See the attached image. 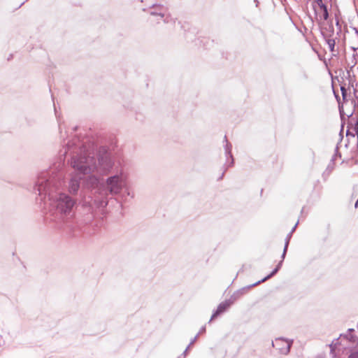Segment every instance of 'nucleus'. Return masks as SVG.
Here are the masks:
<instances>
[{"label": "nucleus", "mask_w": 358, "mask_h": 358, "mask_svg": "<svg viewBox=\"0 0 358 358\" xmlns=\"http://www.w3.org/2000/svg\"><path fill=\"white\" fill-rule=\"evenodd\" d=\"M322 14L320 15V19L327 20L329 17V13L326 6H322L320 8Z\"/></svg>", "instance_id": "12"}, {"label": "nucleus", "mask_w": 358, "mask_h": 358, "mask_svg": "<svg viewBox=\"0 0 358 358\" xmlns=\"http://www.w3.org/2000/svg\"><path fill=\"white\" fill-rule=\"evenodd\" d=\"M190 346H191V345H189L187 347V348H186L185 350H187V351H188V350H189V348H190Z\"/></svg>", "instance_id": "27"}, {"label": "nucleus", "mask_w": 358, "mask_h": 358, "mask_svg": "<svg viewBox=\"0 0 358 358\" xmlns=\"http://www.w3.org/2000/svg\"><path fill=\"white\" fill-rule=\"evenodd\" d=\"M353 331V329H349L348 334L341 336V343H343V345H348L347 348H352L358 345V338L352 334Z\"/></svg>", "instance_id": "6"}, {"label": "nucleus", "mask_w": 358, "mask_h": 358, "mask_svg": "<svg viewBox=\"0 0 358 358\" xmlns=\"http://www.w3.org/2000/svg\"><path fill=\"white\" fill-rule=\"evenodd\" d=\"M199 337V334H196L190 341L189 343V345H192L197 340Z\"/></svg>", "instance_id": "17"}, {"label": "nucleus", "mask_w": 358, "mask_h": 358, "mask_svg": "<svg viewBox=\"0 0 358 358\" xmlns=\"http://www.w3.org/2000/svg\"><path fill=\"white\" fill-rule=\"evenodd\" d=\"M333 350H334V348H333L332 345H331V352H333Z\"/></svg>", "instance_id": "28"}, {"label": "nucleus", "mask_w": 358, "mask_h": 358, "mask_svg": "<svg viewBox=\"0 0 358 358\" xmlns=\"http://www.w3.org/2000/svg\"><path fill=\"white\" fill-rule=\"evenodd\" d=\"M292 232H289L286 238H285V247H284V249H283V252L282 254V259H285V255H286V253H287V248H288V245H289V241H290V238L292 237Z\"/></svg>", "instance_id": "11"}, {"label": "nucleus", "mask_w": 358, "mask_h": 358, "mask_svg": "<svg viewBox=\"0 0 358 358\" xmlns=\"http://www.w3.org/2000/svg\"><path fill=\"white\" fill-rule=\"evenodd\" d=\"M206 331V327H201V329H200V331H199V333L197 334H203Z\"/></svg>", "instance_id": "20"}, {"label": "nucleus", "mask_w": 358, "mask_h": 358, "mask_svg": "<svg viewBox=\"0 0 358 358\" xmlns=\"http://www.w3.org/2000/svg\"><path fill=\"white\" fill-rule=\"evenodd\" d=\"M339 112H340V115H341V118L343 117L345 113H344V111H343V106H339ZM352 112L350 113H347L345 114V115L348 117H351L352 115Z\"/></svg>", "instance_id": "14"}, {"label": "nucleus", "mask_w": 358, "mask_h": 358, "mask_svg": "<svg viewBox=\"0 0 358 358\" xmlns=\"http://www.w3.org/2000/svg\"><path fill=\"white\" fill-rule=\"evenodd\" d=\"M64 178L62 169L43 171L38 175L35 187L52 220L59 224L67 222L74 216L76 203V200L59 191Z\"/></svg>", "instance_id": "2"}, {"label": "nucleus", "mask_w": 358, "mask_h": 358, "mask_svg": "<svg viewBox=\"0 0 358 358\" xmlns=\"http://www.w3.org/2000/svg\"><path fill=\"white\" fill-rule=\"evenodd\" d=\"M328 47L329 48V50L333 52H334V47H335V40L332 38H329L327 41Z\"/></svg>", "instance_id": "13"}, {"label": "nucleus", "mask_w": 358, "mask_h": 358, "mask_svg": "<svg viewBox=\"0 0 358 358\" xmlns=\"http://www.w3.org/2000/svg\"><path fill=\"white\" fill-rule=\"evenodd\" d=\"M152 19H150L152 22L159 24L161 21L164 23H175V20L171 17L167 13V9L162 6H153L150 13Z\"/></svg>", "instance_id": "4"}, {"label": "nucleus", "mask_w": 358, "mask_h": 358, "mask_svg": "<svg viewBox=\"0 0 358 358\" xmlns=\"http://www.w3.org/2000/svg\"><path fill=\"white\" fill-rule=\"evenodd\" d=\"M341 92H342L343 98V99H345V97H346V95H347V91H346V90L345 89V87H341Z\"/></svg>", "instance_id": "16"}, {"label": "nucleus", "mask_w": 358, "mask_h": 358, "mask_svg": "<svg viewBox=\"0 0 358 358\" xmlns=\"http://www.w3.org/2000/svg\"><path fill=\"white\" fill-rule=\"evenodd\" d=\"M260 283V281H258L257 282L249 285L248 287H242L241 289H239L234 292L233 294L231 296V297L228 299L232 304L236 301L238 299H239L241 296H243L244 294H245L252 287L258 285Z\"/></svg>", "instance_id": "7"}, {"label": "nucleus", "mask_w": 358, "mask_h": 358, "mask_svg": "<svg viewBox=\"0 0 358 358\" xmlns=\"http://www.w3.org/2000/svg\"><path fill=\"white\" fill-rule=\"evenodd\" d=\"M316 3L318 5V6L320 7V8H321L322 6H325L323 3L322 0H316Z\"/></svg>", "instance_id": "19"}, {"label": "nucleus", "mask_w": 358, "mask_h": 358, "mask_svg": "<svg viewBox=\"0 0 358 358\" xmlns=\"http://www.w3.org/2000/svg\"><path fill=\"white\" fill-rule=\"evenodd\" d=\"M107 203L108 202L106 200L103 199L100 201L99 206L101 207H105L107 205Z\"/></svg>", "instance_id": "18"}, {"label": "nucleus", "mask_w": 358, "mask_h": 358, "mask_svg": "<svg viewBox=\"0 0 358 358\" xmlns=\"http://www.w3.org/2000/svg\"><path fill=\"white\" fill-rule=\"evenodd\" d=\"M187 353V350H185L184 351L183 354H182V355L184 356V358L186 357Z\"/></svg>", "instance_id": "25"}, {"label": "nucleus", "mask_w": 358, "mask_h": 358, "mask_svg": "<svg viewBox=\"0 0 358 358\" xmlns=\"http://www.w3.org/2000/svg\"><path fill=\"white\" fill-rule=\"evenodd\" d=\"M297 224H298V222L294 226V227H292V230L290 232H292V234L295 231L296 227H297Z\"/></svg>", "instance_id": "22"}, {"label": "nucleus", "mask_w": 358, "mask_h": 358, "mask_svg": "<svg viewBox=\"0 0 358 358\" xmlns=\"http://www.w3.org/2000/svg\"><path fill=\"white\" fill-rule=\"evenodd\" d=\"M224 141L226 143L225 145H224V150H225L226 157L231 158V164H233L234 159H233V157H232V155H231V148H232V146L229 143V141H228V140H227L226 136H224Z\"/></svg>", "instance_id": "9"}, {"label": "nucleus", "mask_w": 358, "mask_h": 358, "mask_svg": "<svg viewBox=\"0 0 358 358\" xmlns=\"http://www.w3.org/2000/svg\"><path fill=\"white\" fill-rule=\"evenodd\" d=\"M292 345V341L285 339L283 338H277L272 341V346L275 348L282 355H287L289 352Z\"/></svg>", "instance_id": "5"}, {"label": "nucleus", "mask_w": 358, "mask_h": 358, "mask_svg": "<svg viewBox=\"0 0 358 358\" xmlns=\"http://www.w3.org/2000/svg\"><path fill=\"white\" fill-rule=\"evenodd\" d=\"M64 155L71 157V166L77 171L69 182V192L76 194L80 187V180L85 182L89 187H97L99 177L108 175L114 166L110 155L105 148H100L96 154L86 148L85 142L78 136L64 141Z\"/></svg>", "instance_id": "1"}, {"label": "nucleus", "mask_w": 358, "mask_h": 358, "mask_svg": "<svg viewBox=\"0 0 358 358\" xmlns=\"http://www.w3.org/2000/svg\"><path fill=\"white\" fill-rule=\"evenodd\" d=\"M179 358H180V357H179Z\"/></svg>", "instance_id": "29"}, {"label": "nucleus", "mask_w": 358, "mask_h": 358, "mask_svg": "<svg viewBox=\"0 0 358 358\" xmlns=\"http://www.w3.org/2000/svg\"><path fill=\"white\" fill-rule=\"evenodd\" d=\"M351 104L353 105L354 108L357 106V103L355 101H351Z\"/></svg>", "instance_id": "24"}, {"label": "nucleus", "mask_w": 358, "mask_h": 358, "mask_svg": "<svg viewBox=\"0 0 358 358\" xmlns=\"http://www.w3.org/2000/svg\"><path fill=\"white\" fill-rule=\"evenodd\" d=\"M231 305H232V303L229 300H226V301L220 303L219 304V306H217V310L212 315L209 322H210L216 317L219 316L222 313L227 311Z\"/></svg>", "instance_id": "8"}, {"label": "nucleus", "mask_w": 358, "mask_h": 358, "mask_svg": "<svg viewBox=\"0 0 358 358\" xmlns=\"http://www.w3.org/2000/svg\"><path fill=\"white\" fill-rule=\"evenodd\" d=\"M111 159L114 163V166L110 169V172L114 169V175L108 177L105 182V189H103L100 192L102 197H106L109 193L111 195L119 194L124 187L127 180V174L121 166L120 161H115L111 153Z\"/></svg>", "instance_id": "3"}, {"label": "nucleus", "mask_w": 358, "mask_h": 358, "mask_svg": "<svg viewBox=\"0 0 358 358\" xmlns=\"http://www.w3.org/2000/svg\"><path fill=\"white\" fill-rule=\"evenodd\" d=\"M59 131H60V134H61V137H63L62 135V123L60 122V121L59 120Z\"/></svg>", "instance_id": "21"}, {"label": "nucleus", "mask_w": 358, "mask_h": 358, "mask_svg": "<svg viewBox=\"0 0 358 358\" xmlns=\"http://www.w3.org/2000/svg\"><path fill=\"white\" fill-rule=\"evenodd\" d=\"M355 206V208L358 207V199L357 200Z\"/></svg>", "instance_id": "26"}, {"label": "nucleus", "mask_w": 358, "mask_h": 358, "mask_svg": "<svg viewBox=\"0 0 358 358\" xmlns=\"http://www.w3.org/2000/svg\"><path fill=\"white\" fill-rule=\"evenodd\" d=\"M284 259H282V260L278 263V264L277 265L276 268L269 274L266 277H265L264 278H263L262 280H259L260 282H264L266 281V280L269 279L271 277H272L273 275H274L278 271V270L280 268L282 264V262H283Z\"/></svg>", "instance_id": "10"}, {"label": "nucleus", "mask_w": 358, "mask_h": 358, "mask_svg": "<svg viewBox=\"0 0 358 358\" xmlns=\"http://www.w3.org/2000/svg\"><path fill=\"white\" fill-rule=\"evenodd\" d=\"M348 358H358V351L351 352Z\"/></svg>", "instance_id": "15"}, {"label": "nucleus", "mask_w": 358, "mask_h": 358, "mask_svg": "<svg viewBox=\"0 0 358 358\" xmlns=\"http://www.w3.org/2000/svg\"><path fill=\"white\" fill-rule=\"evenodd\" d=\"M355 129L356 130L357 132H358V120L356 122Z\"/></svg>", "instance_id": "23"}]
</instances>
